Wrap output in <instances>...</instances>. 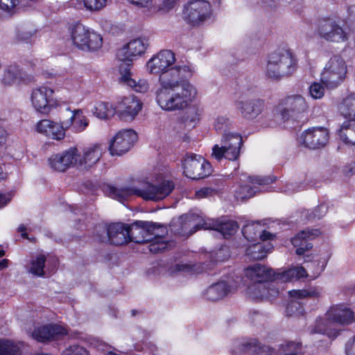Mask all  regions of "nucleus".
I'll use <instances>...</instances> for the list:
<instances>
[{"label": "nucleus", "mask_w": 355, "mask_h": 355, "mask_svg": "<svg viewBox=\"0 0 355 355\" xmlns=\"http://www.w3.org/2000/svg\"><path fill=\"white\" fill-rule=\"evenodd\" d=\"M193 73L194 70L187 65L172 66L161 73L156 101L162 110H180L189 105L197 93L189 82Z\"/></svg>", "instance_id": "f257e3e1"}, {"label": "nucleus", "mask_w": 355, "mask_h": 355, "mask_svg": "<svg viewBox=\"0 0 355 355\" xmlns=\"http://www.w3.org/2000/svg\"><path fill=\"white\" fill-rule=\"evenodd\" d=\"M245 275L252 282V284L248 286L247 291L250 297L254 301H272L279 295V291L275 282H282L281 272L256 263L245 268Z\"/></svg>", "instance_id": "f03ea898"}, {"label": "nucleus", "mask_w": 355, "mask_h": 355, "mask_svg": "<svg viewBox=\"0 0 355 355\" xmlns=\"http://www.w3.org/2000/svg\"><path fill=\"white\" fill-rule=\"evenodd\" d=\"M148 46V40L137 38L130 40L116 52L117 58L122 62L119 67L121 82L139 92H145L147 86H141L132 78L130 70L133 60L142 55Z\"/></svg>", "instance_id": "7ed1b4c3"}, {"label": "nucleus", "mask_w": 355, "mask_h": 355, "mask_svg": "<svg viewBox=\"0 0 355 355\" xmlns=\"http://www.w3.org/2000/svg\"><path fill=\"white\" fill-rule=\"evenodd\" d=\"M297 68V60L288 49H277L268 55L266 75L274 80L291 76Z\"/></svg>", "instance_id": "20e7f679"}, {"label": "nucleus", "mask_w": 355, "mask_h": 355, "mask_svg": "<svg viewBox=\"0 0 355 355\" xmlns=\"http://www.w3.org/2000/svg\"><path fill=\"white\" fill-rule=\"evenodd\" d=\"M315 32L320 38L331 43H344L349 33L340 24L339 17L329 16L318 20Z\"/></svg>", "instance_id": "39448f33"}, {"label": "nucleus", "mask_w": 355, "mask_h": 355, "mask_svg": "<svg viewBox=\"0 0 355 355\" xmlns=\"http://www.w3.org/2000/svg\"><path fill=\"white\" fill-rule=\"evenodd\" d=\"M70 36L73 44L83 51H96L102 46V36L76 21L69 27Z\"/></svg>", "instance_id": "423d86ee"}, {"label": "nucleus", "mask_w": 355, "mask_h": 355, "mask_svg": "<svg viewBox=\"0 0 355 355\" xmlns=\"http://www.w3.org/2000/svg\"><path fill=\"white\" fill-rule=\"evenodd\" d=\"M309 106L306 100L301 95L287 96L282 98L277 106L280 112L282 119L286 121L290 119L300 121L308 112Z\"/></svg>", "instance_id": "0eeeda50"}, {"label": "nucleus", "mask_w": 355, "mask_h": 355, "mask_svg": "<svg viewBox=\"0 0 355 355\" xmlns=\"http://www.w3.org/2000/svg\"><path fill=\"white\" fill-rule=\"evenodd\" d=\"M222 146L216 144L212 148V156L218 161L225 158L230 161L239 159L241 148L243 144L241 135L239 133H225L223 137Z\"/></svg>", "instance_id": "6e6552de"}, {"label": "nucleus", "mask_w": 355, "mask_h": 355, "mask_svg": "<svg viewBox=\"0 0 355 355\" xmlns=\"http://www.w3.org/2000/svg\"><path fill=\"white\" fill-rule=\"evenodd\" d=\"M183 18L191 26H198L209 19L212 15L211 6L206 0H191L184 6Z\"/></svg>", "instance_id": "1a4fd4ad"}, {"label": "nucleus", "mask_w": 355, "mask_h": 355, "mask_svg": "<svg viewBox=\"0 0 355 355\" xmlns=\"http://www.w3.org/2000/svg\"><path fill=\"white\" fill-rule=\"evenodd\" d=\"M347 67L345 61L339 55L330 58L321 73V81L328 89L337 87L345 79Z\"/></svg>", "instance_id": "9d476101"}, {"label": "nucleus", "mask_w": 355, "mask_h": 355, "mask_svg": "<svg viewBox=\"0 0 355 355\" xmlns=\"http://www.w3.org/2000/svg\"><path fill=\"white\" fill-rule=\"evenodd\" d=\"M183 174L188 178L198 180L203 179L212 172L211 164L202 156L187 154L183 161Z\"/></svg>", "instance_id": "9b49d317"}, {"label": "nucleus", "mask_w": 355, "mask_h": 355, "mask_svg": "<svg viewBox=\"0 0 355 355\" xmlns=\"http://www.w3.org/2000/svg\"><path fill=\"white\" fill-rule=\"evenodd\" d=\"M239 228L236 221L232 220H223L220 218L203 220L200 224L193 226L189 231L193 234L200 230H211L220 232L224 239H228L234 235Z\"/></svg>", "instance_id": "f8f14e48"}, {"label": "nucleus", "mask_w": 355, "mask_h": 355, "mask_svg": "<svg viewBox=\"0 0 355 355\" xmlns=\"http://www.w3.org/2000/svg\"><path fill=\"white\" fill-rule=\"evenodd\" d=\"M80 154L76 147L69 148L58 153L53 154L48 162L51 168L56 172L64 173L68 169L78 165Z\"/></svg>", "instance_id": "ddd939ff"}, {"label": "nucleus", "mask_w": 355, "mask_h": 355, "mask_svg": "<svg viewBox=\"0 0 355 355\" xmlns=\"http://www.w3.org/2000/svg\"><path fill=\"white\" fill-rule=\"evenodd\" d=\"M137 132L132 130H122L117 132L110 141V153L113 155H121L126 153L137 141Z\"/></svg>", "instance_id": "4468645a"}, {"label": "nucleus", "mask_w": 355, "mask_h": 355, "mask_svg": "<svg viewBox=\"0 0 355 355\" xmlns=\"http://www.w3.org/2000/svg\"><path fill=\"white\" fill-rule=\"evenodd\" d=\"M53 95V89L46 86H40L34 89L31 98L35 110L42 114H49L51 107L55 105Z\"/></svg>", "instance_id": "2eb2a0df"}, {"label": "nucleus", "mask_w": 355, "mask_h": 355, "mask_svg": "<svg viewBox=\"0 0 355 355\" xmlns=\"http://www.w3.org/2000/svg\"><path fill=\"white\" fill-rule=\"evenodd\" d=\"M303 145L309 149H320L329 141V132L324 127H312L305 130L300 137Z\"/></svg>", "instance_id": "dca6fc26"}, {"label": "nucleus", "mask_w": 355, "mask_h": 355, "mask_svg": "<svg viewBox=\"0 0 355 355\" xmlns=\"http://www.w3.org/2000/svg\"><path fill=\"white\" fill-rule=\"evenodd\" d=\"M175 189V184L172 180H163L158 184L147 182L144 188L141 189V198L145 200L159 201L168 196Z\"/></svg>", "instance_id": "f3484780"}, {"label": "nucleus", "mask_w": 355, "mask_h": 355, "mask_svg": "<svg viewBox=\"0 0 355 355\" xmlns=\"http://www.w3.org/2000/svg\"><path fill=\"white\" fill-rule=\"evenodd\" d=\"M142 106V103L135 96H125L115 107L116 114L121 120H132L141 110Z\"/></svg>", "instance_id": "a211bd4d"}, {"label": "nucleus", "mask_w": 355, "mask_h": 355, "mask_svg": "<svg viewBox=\"0 0 355 355\" xmlns=\"http://www.w3.org/2000/svg\"><path fill=\"white\" fill-rule=\"evenodd\" d=\"M175 62V53L171 50L160 51L147 62L149 72L159 76L164 70L172 67Z\"/></svg>", "instance_id": "6ab92c4d"}, {"label": "nucleus", "mask_w": 355, "mask_h": 355, "mask_svg": "<svg viewBox=\"0 0 355 355\" xmlns=\"http://www.w3.org/2000/svg\"><path fill=\"white\" fill-rule=\"evenodd\" d=\"M35 129L38 133L57 141H60L65 137L67 130L64 121L57 123L49 119L39 121Z\"/></svg>", "instance_id": "aec40b11"}, {"label": "nucleus", "mask_w": 355, "mask_h": 355, "mask_svg": "<svg viewBox=\"0 0 355 355\" xmlns=\"http://www.w3.org/2000/svg\"><path fill=\"white\" fill-rule=\"evenodd\" d=\"M129 224L121 222L112 223L107 225L106 231L107 241L114 245H123L130 243Z\"/></svg>", "instance_id": "412c9836"}, {"label": "nucleus", "mask_w": 355, "mask_h": 355, "mask_svg": "<svg viewBox=\"0 0 355 355\" xmlns=\"http://www.w3.org/2000/svg\"><path fill=\"white\" fill-rule=\"evenodd\" d=\"M235 106L242 116L247 119H254L258 116L264 109V102L259 98H242L235 101Z\"/></svg>", "instance_id": "4be33fe9"}, {"label": "nucleus", "mask_w": 355, "mask_h": 355, "mask_svg": "<svg viewBox=\"0 0 355 355\" xmlns=\"http://www.w3.org/2000/svg\"><path fill=\"white\" fill-rule=\"evenodd\" d=\"M327 319L342 326H347L355 321L354 313L343 304L331 306L326 313Z\"/></svg>", "instance_id": "5701e85b"}, {"label": "nucleus", "mask_w": 355, "mask_h": 355, "mask_svg": "<svg viewBox=\"0 0 355 355\" xmlns=\"http://www.w3.org/2000/svg\"><path fill=\"white\" fill-rule=\"evenodd\" d=\"M320 234L319 230L313 229L302 230L293 236L291 242L296 248V254L297 255H303L305 252L311 250L313 248V244L311 241Z\"/></svg>", "instance_id": "b1692460"}, {"label": "nucleus", "mask_w": 355, "mask_h": 355, "mask_svg": "<svg viewBox=\"0 0 355 355\" xmlns=\"http://www.w3.org/2000/svg\"><path fill=\"white\" fill-rule=\"evenodd\" d=\"M135 226L139 227L137 230L143 231L144 236H135L133 242L135 243H146L150 241L154 236H159L155 234V231L157 230L160 225L157 223L136 220L134 222Z\"/></svg>", "instance_id": "393cba45"}, {"label": "nucleus", "mask_w": 355, "mask_h": 355, "mask_svg": "<svg viewBox=\"0 0 355 355\" xmlns=\"http://www.w3.org/2000/svg\"><path fill=\"white\" fill-rule=\"evenodd\" d=\"M101 155L102 148L99 144H94L85 149L83 157L78 159V167L89 169L98 162Z\"/></svg>", "instance_id": "a878e982"}, {"label": "nucleus", "mask_w": 355, "mask_h": 355, "mask_svg": "<svg viewBox=\"0 0 355 355\" xmlns=\"http://www.w3.org/2000/svg\"><path fill=\"white\" fill-rule=\"evenodd\" d=\"M239 352L241 355H270L271 348L261 344L256 339H250L241 345Z\"/></svg>", "instance_id": "bb28decb"}, {"label": "nucleus", "mask_w": 355, "mask_h": 355, "mask_svg": "<svg viewBox=\"0 0 355 355\" xmlns=\"http://www.w3.org/2000/svg\"><path fill=\"white\" fill-rule=\"evenodd\" d=\"M272 250L273 245L270 242L266 243L257 242L246 248L245 254L251 260H261L266 258Z\"/></svg>", "instance_id": "cd10ccee"}, {"label": "nucleus", "mask_w": 355, "mask_h": 355, "mask_svg": "<svg viewBox=\"0 0 355 355\" xmlns=\"http://www.w3.org/2000/svg\"><path fill=\"white\" fill-rule=\"evenodd\" d=\"M107 191L110 196L119 202L128 200L132 196H137L141 198V190L135 187L117 188L114 186H108Z\"/></svg>", "instance_id": "c85d7f7f"}, {"label": "nucleus", "mask_w": 355, "mask_h": 355, "mask_svg": "<svg viewBox=\"0 0 355 355\" xmlns=\"http://www.w3.org/2000/svg\"><path fill=\"white\" fill-rule=\"evenodd\" d=\"M65 128L67 130L70 127L75 132H82L89 125L87 119L82 115V111L80 110H75L72 112V114L69 120L64 121Z\"/></svg>", "instance_id": "c756f323"}, {"label": "nucleus", "mask_w": 355, "mask_h": 355, "mask_svg": "<svg viewBox=\"0 0 355 355\" xmlns=\"http://www.w3.org/2000/svg\"><path fill=\"white\" fill-rule=\"evenodd\" d=\"M338 110L345 120H355V94L347 95L339 103Z\"/></svg>", "instance_id": "7c9ffc66"}, {"label": "nucleus", "mask_w": 355, "mask_h": 355, "mask_svg": "<svg viewBox=\"0 0 355 355\" xmlns=\"http://www.w3.org/2000/svg\"><path fill=\"white\" fill-rule=\"evenodd\" d=\"M338 136L345 144L355 146V120H345L338 130Z\"/></svg>", "instance_id": "2f4dec72"}, {"label": "nucleus", "mask_w": 355, "mask_h": 355, "mask_svg": "<svg viewBox=\"0 0 355 355\" xmlns=\"http://www.w3.org/2000/svg\"><path fill=\"white\" fill-rule=\"evenodd\" d=\"M290 297L295 300H301L304 298L318 299L320 297V292L317 288H310L307 289L291 290L288 291Z\"/></svg>", "instance_id": "473e14b6"}, {"label": "nucleus", "mask_w": 355, "mask_h": 355, "mask_svg": "<svg viewBox=\"0 0 355 355\" xmlns=\"http://www.w3.org/2000/svg\"><path fill=\"white\" fill-rule=\"evenodd\" d=\"M116 113L115 107L105 102L99 101L94 107V114L101 119H107Z\"/></svg>", "instance_id": "72a5a7b5"}, {"label": "nucleus", "mask_w": 355, "mask_h": 355, "mask_svg": "<svg viewBox=\"0 0 355 355\" xmlns=\"http://www.w3.org/2000/svg\"><path fill=\"white\" fill-rule=\"evenodd\" d=\"M17 78H22L19 67L10 65L4 70L1 82L4 85L10 86L15 83Z\"/></svg>", "instance_id": "f704fd0d"}, {"label": "nucleus", "mask_w": 355, "mask_h": 355, "mask_svg": "<svg viewBox=\"0 0 355 355\" xmlns=\"http://www.w3.org/2000/svg\"><path fill=\"white\" fill-rule=\"evenodd\" d=\"M258 191V189L248 184H241L234 192V196L237 200L243 201L253 197Z\"/></svg>", "instance_id": "c9c22d12"}, {"label": "nucleus", "mask_w": 355, "mask_h": 355, "mask_svg": "<svg viewBox=\"0 0 355 355\" xmlns=\"http://www.w3.org/2000/svg\"><path fill=\"white\" fill-rule=\"evenodd\" d=\"M46 256L43 254H38L35 259L31 261L30 272L38 277L44 276V268L46 263Z\"/></svg>", "instance_id": "e433bc0d"}, {"label": "nucleus", "mask_w": 355, "mask_h": 355, "mask_svg": "<svg viewBox=\"0 0 355 355\" xmlns=\"http://www.w3.org/2000/svg\"><path fill=\"white\" fill-rule=\"evenodd\" d=\"M0 354L1 355H19V346L11 340H0Z\"/></svg>", "instance_id": "4c0bfd02"}, {"label": "nucleus", "mask_w": 355, "mask_h": 355, "mask_svg": "<svg viewBox=\"0 0 355 355\" xmlns=\"http://www.w3.org/2000/svg\"><path fill=\"white\" fill-rule=\"evenodd\" d=\"M306 275V271L303 267H300L294 269H289L281 272L282 282H287L293 279V277L300 279Z\"/></svg>", "instance_id": "58836bf2"}, {"label": "nucleus", "mask_w": 355, "mask_h": 355, "mask_svg": "<svg viewBox=\"0 0 355 355\" xmlns=\"http://www.w3.org/2000/svg\"><path fill=\"white\" fill-rule=\"evenodd\" d=\"M285 312L287 316H300L304 313V309L299 302L291 300L286 306Z\"/></svg>", "instance_id": "ea45409f"}, {"label": "nucleus", "mask_w": 355, "mask_h": 355, "mask_svg": "<svg viewBox=\"0 0 355 355\" xmlns=\"http://www.w3.org/2000/svg\"><path fill=\"white\" fill-rule=\"evenodd\" d=\"M282 349L284 355H300L303 352L302 343L293 341H287L282 344Z\"/></svg>", "instance_id": "a19ab883"}, {"label": "nucleus", "mask_w": 355, "mask_h": 355, "mask_svg": "<svg viewBox=\"0 0 355 355\" xmlns=\"http://www.w3.org/2000/svg\"><path fill=\"white\" fill-rule=\"evenodd\" d=\"M260 233V229L254 224H248L243 227L242 234L249 241H256Z\"/></svg>", "instance_id": "79ce46f5"}, {"label": "nucleus", "mask_w": 355, "mask_h": 355, "mask_svg": "<svg viewBox=\"0 0 355 355\" xmlns=\"http://www.w3.org/2000/svg\"><path fill=\"white\" fill-rule=\"evenodd\" d=\"M148 250L151 253L157 254L165 250L167 248V243L164 241L162 236H154V238L148 241Z\"/></svg>", "instance_id": "37998d69"}, {"label": "nucleus", "mask_w": 355, "mask_h": 355, "mask_svg": "<svg viewBox=\"0 0 355 355\" xmlns=\"http://www.w3.org/2000/svg\"><path fill=\"white\" fill-rule=\"evenodd\" d=\"M32 333H68L67 329L59 324L49 323L45 325L39 327L36 330Z\"/></svg>", "instance_id": "c03bdc74"}, {"label": "nucleus", "mask_w": 355, "mask_h": 355, "mask_svg": "<svg viewBox=\"0 0 355 355\" xmlns=\"http://www.w3.org/2000/svg\"><path fill=\"white\" fill-rule=\"evenodd\" d=\"M61 334H31L33 338L36 341L49 345L60 340Z\"/></svg>", "instance_id": "a18cd8bd"}, {"label": "nucleus", "mask_w": 355, "mask_h": 355, "mask_svg": "<svg viewBox=\"0 0 355 355\" xmlns=\"http://www.w3.org/2000/svg\"><path fill=\"white\" fill-rule=\"evenodd\" d=\"M61 355H89V352L78 345H70L66 348Z\"/></svg>", "instance_id": "49530a36"}, {"label": "nucleus", "mask_w": 355, "mask_h": 355, "mask_svg": "<svg viewBox=\"0 0 355 355\" xmlns=\"http://www.w3.org/2000/svg\"><path fill=\"white\" fill-rule=\"evenodd\" d=\"M309 94L314 99H320L324 95V87L319 83H313L309 87Z\"/></svg>", "instance_id": "de8ad7c7"}, {"label": "nucleus", "mask_w": 355, "mask_h": 355, "mask_svg": "<svg viewBox=\"0 0 355 355\" xmlns=\"http://www.w3.org/2000/svg\"><path fill=\"white\" fill-rule=\"evenodd\" d=\"M85 7L89 10H99L105 5L107 0H83Z\"/></svg>", "instance_id": "09e8293b"}, {"label": "nucleus", "mask_w": 355, "mask_h": 355, "mask_svg": "<svg viewBox=\"0 0 355 355\" xmlns=\"http://www.w3.org/2000/svg\"><path fill=\"white\" fill-rule=\"evenodd\" d=\"M19 0H0V10L8 14H12Z\"/></svg>", "instance_id": "8fccbe9b"}, {"label": "nucleus", "mask_w": 355, "mask_h": 355, "mask_svg": "<svg viewBox=\"0 0 355 355\" xmlns=\"http://www.w3.org/2000/svg\"><path fill=\"white\" fill-rule=\"evenodd\" d=\"M219 292L217 290V286L211 284L208 287L205 292V297L212 302H215L220 300Z\"/></svg>", "instance_id": "3c124183"}, {"label": "nucleus", "mask_w": 355, "mask_h": 355, "mask_svg": "<svg viewBox=\"0 0 355 355\" xmlns=\"http://www.w3.org/2000/svg\"><path fill=\"white\" fill-rule=\"evenodd\" d=\"M248 180L253 185H265L273 182L268 177L259 176H249Z\"/></svg>", "instance_id": "603ef678"}, {"label": "nucleus", "mask_w": 355, "mask_h": 355, "mask_svg": "<svg viewBox=\"0 0 355 355\" xmlns=\"http://www.w3.org/2000/svg\"><path fill=\"white\" fill-rule=\"evenodd\" d=\"M215 286H217V290L219 292L220 300L225 297L230 291V286L225 282H218L214 284Z\"/></svg>", "instance_id": "864d4df0"}, {"label": "nucleus", "mask_w": 355, "mask_h": 355, "mask_svg": "<svg viewBox=\"0 0 355 355\" xmlns=\"http://www.w3.org/2000/svg\"><path fill=\"white\" fill-rule=\"evenodd\" d=\"M214 191H215V190L210 187H204V188H202V189L198 190L196 192V196L198 198H205L209 196H211Z\"/></svg>", "instance_id": "5fc2aeb1"}, {"label": "nucleus", "mask_w": 355, "mask_h": 355, "mask_svg": "<svg viewBox=\"0 0 355 355\" xmlns=\"http://www.w3.org/2000/svg\"><path fill=\"white\" fill-rule=\"evenodd\" d=\"M347 355H355V336H354L345 345Z\"/></svg>", "instance_id": "6e6d98bb"}, {"label": "nucleus", "mask_w": 355, "mask_h": 355, "mask_svg": "<svg viewBox=\"0 0 355 355\" xmlns=\"http://www.w3.org/2000/svg\"><path fill=\"white\" fill-rule=\"evenodd\" d=\"M228 119L223 116L218 117L214 122V128L216 131L222 130L225 125H226Z\"/></svg>", "instance_id": "4d7b16f0"}, {"label": "nucleus", "mask_w": 355, "mask_h": 355, "mask_svg": "<svg viewBox=\"0 0 355 355\" xmlns=\"http://www.w3.org/2000/svg\"><path fill=\"white\" fill-rule=\"evenodd\" d=\"M130 230L129 233L130 234V238H132V240H130V242H133V239L135 236H144L143 231H140V230H137L139 227L135 226L134 222L129 225Z\"/></svg>", "instance_id": "13d9d810"}, {"label": "nucleus", "mask_w": 355, "mask_h": 355, "mask_svg": "<svg viewBox=\"0 0 355 355\" xmlns=\"http://www.w3.org/2000/svg\"><path fill=\"white\" fill-rule=\"evenodd\" d=\"M275 237H276V236L275 234H272L270 232L266 231V230H263V231L260 230V233H259V238L263 242H265V241H267L273 240Z\"/></svg>", "instance_id": "bf43d9fd"}, {"label": "nucleus", "mask_w": 355, "mask_h": 355, "mask_svg": "<svg viewBox=\"0 0 355 355\" xmlns=\"http://www.w3.org/2000/svg\"><path fill=\"white\" fill-rule=\"evenodd\" d=\"M343 172L346 176H351L355 174V163H350L344 166Z\"/></svg>", "instance_id": "052dcab7"}, {"label": "nucleus", "mask_w": 355, "mask_h": 355, "mask_svg": "<svg viewBox=\"0 0 355 355\" xmlns=\"http://www.w3.org/2000/svg\"><path fill=\"white\" fill-rule=\"evenodd\" d=\"M130 3L139 7H148L150 5L152 0H128Z\"/></svg>", "instance_id": "680f3d73"}, {"label": "nucleus", "mask_w": 355, "mask_h": 355, "mask_svg": "<svg viewBox=\"0 0 355 355\" xmlns=\"http://www.w3.org/2000/svg\"><path fill=\"white\" fill-rule=\"evenodd\" d=\"M6 138L7 132L1 125H0V148L6 143Z\"/></svg>", "instance_id": "e2e57ef3"}, {"label": "nucleus", "mask_w": 355, "mask_h": 355, "mask_svg": "<svg viewBox=\"0 0 355 355\" xmlns=\"http://www.w3.org/2000/svg\"><path fill=\"white\" fill-rule=\"evenodd\" d=\"M17 231L21 233V236L24 239H29L28 234L26 233V227L24 224H21Z\"/></svg>", "instance_id": "0e129e2a"}, {"label": "nucleus", "mask_w": 355, "mask_h": 355, "mask_svg": "<svg viewBox=\"0 0 355 355\" xmlns=\"http://www.w3.org/2000/svg\"><path fill=\"white\" fill-rule=\"evenodd\" d=\"M9 201L10 198L6 195L0 193V209L6 206Z\"/></svg>", "instance_id": "69168bd1"}, {"label": "nucleus", "mask_w": 355, "mask_h": 355, "mask_svg": "<svg viewBox=\"0 0 355 355\" xmlns=\"http://www.w3.org/2000/svg\"><path fill=\"white\" fill-rule=\"evenodd\" d=\"M175 3V0H164L163 4L164 7L167 9H171L173 8L174 5Z\"/></svg>", "instance_id": "338daca9"}, {"label": "nucleus", "mask_w": 355, "mask_h": 355, "mask_svg": "<svg viewBox=\"0 0 355 355\" xmlns=\"http://www.w3.org/2000/svg\"><path fill=\"white\" fill-rule=\"evenodd\" d=\"M38 60L36 58H33V59H31V60H26V62L30 65V67L33 69L35 66H36V64L37 63Z\"/></svg>", "instance_id": "774afa93"}]
</instances>
